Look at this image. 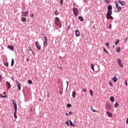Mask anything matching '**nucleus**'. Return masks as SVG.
Returning <instances> with one entry per match:
<instances>
[{
  "label": "nucleus",
  "mask_w": 128,
  "mask_h": 128,
  "mask_svg": "<svg viewBox=\"0 0 128 128\" xmlns=\"http://www.w3.org/2000/svg\"><path fill=\"white\" fill-rule=\"evenodd\" d=\"M112 7L110 5L108 6V11L106 15V18L107 20H114V17L112 16Z\"/></svg>",
  "instance_id": "1"
},
{
  "label": "nucleus",
  "mask_w": 128,
  "mask_h": 128,
  "mask_svg": "<svg viewBox=\"0 0 128 128\" xmlns=\"http://www.w3.org/2000/svg\"><path fill=\"white\" fill-rule=\"evenodd\" d=\"M12 102L14 108V118H18V116H16V112H18V104H16V102H14V100H12Z\"/></svg>",
  "instance_id": "2"
},
{
  "label": "nucleus",
  "mask_w": 128,
  "mask_h": 128,
  "mask_svg": "<svg viewBox=\"0 0 128 128\" xmlns=\"http://www.w3.org/2000/svg\"><path fill=\"white\" fill-rule=\"evenodd\" d=\"M54 24L56 26H62V24H60V20L59 18H55Z\"/></svg>",
  "instance_id": "3"
},
{
  "label": "nucleus",
  "mask_w": 128,
  "mask_h": 128,
  "mask_svg": "<svg viewBox=\"0 0 128 128\" xmlns=\"http://www.w3.org/2000/svg\"><path fill=\"white\" fill-rule=\"evenodd\" d=\"M35 45L37 50H42V46L40 44V42H38V41H36L35 42Z\"/></svg>",
  "instance_id": "4"
},
{
  "label": "nucleus",
  "mask_w": 128,
  "mask_h": 128,
  "mask_svg": "<svg viewBox=\"0 0 128 128\" xmlns=\"http://www.w3.org/2000/svg\"><path fill=\"white\" fill-rule=\"evenodd\" d=\"M72 10L74 16H78V10L77 9V8L74 7L72 9Z\"/></svg>",
  "instance_id": "5"
},
{
  "label": "nucleus",
  "mask_w": 128,
  "mask_h": 128,
  "mask_svg": "<svg viewBox=\"0 0 128 128\" xmlns=\"http://www.w3.org/2000/svg\"><path fill=\"white\" fill-rule=\"evenodd\" d=\"M117 64H118V66H120V68H124L122 64L120 58L117 59Z\"/></svg>",
  "instance_id": "6"
},
{
  "label": "nucleus",
  "mask_w": 128,
  "mask_h": 128,
  "mask_svg": "<svg viewBox=\"0 0 128 128\" xmlns=\"http://www.w3.org/2000/svg\"><path fill=\"white\" fill-rule=\"evenodd\" d=\"M22 14L23 16H28V10L26 12L22 11Z\"/></svg>",
  "instance_id": "7"
},
{
  "label": "nucleus",
  "mask_w": 128,
  "mask_h": 128,
  "mask_svg": "<svg viewBox=\"0 0 128 128\" xmlns=\"http://www.w3.org/2000/svg\"><path fill=\"white\" fill-rule=\"evenodd\" d=\"M44 38L45 40V42H44V46H48V39L46 36H44Z\"/></svg>",
  "instance_id": "8"
},
{
  "label": "nucleus",
  "mask_w": 128,
  "mask_h": 128,
  "mask_svg": "<svg viewBox=\"0 0 128 128\" xmlns=\"http://www.w3.org/2000/svg\"><path fill=\"white\" fill-rule=\"evenodd\" d=\"M16 82L17 84V86L18 88V90H20V86H22V84L18 82V80H16Z\"/></svg>",
  "instance_id": "9"
},
{
  "label": "nucleus",
  "mask_w": 128,
  "mask_h": 128,
  "mask_svg": "<svg viewBox=\"0 0 128 128\" xmlns=\"http://www.w3.org/2000/svg\"><path fill=\"white\" fill-rule=\"evenodd\" d=\"M106 106L108 110H110V108H112V104H106Z\"/></svg>",
  "instance_id": "10"
},
{
  "label": "nucleus",
  "mask_w": 128,
  "mask_h": 128,
  "mask_svg": "<svg viewBox=\"0 0 128 128\" xmlns=\"http://www.w3.org/2000/svg\"><path fill=\"white\" fill-rule=\"evenodd\" d=\"M76 36H80V31L78 30H76Z\"/></svg>",
  "instance_id": "11"
},
{
  "label": "nucleus",
  "mask_w": 128,
  "mask_h": 128,
  "mask_svg": "<svg viewBox=\"0 0 128 128\" xmlns=\"http://www.w3.org/2000/svg\"><path fill=\"white\" fill-rule=\"evenodd\" d=\"M106 113L109 118H112V114L110 112L107 111Z\"/></svg>",
  "instance_id": "12"
},
{
  "label": "nucleus",
  "mask_w": 128,
  "mask_h": 128,
  "mask_svg": "<svg viewBox=\"0 0 128 128\" xmlns=\"http://www.w3.org/2000/svg\"><path fill=\"white\" fill-rule=\"evenodd\" d=\"M76 91H73L72 92V96L73 98H76Z\"/></svg>",
  "instance_id": "13"
},
{
  "label": "nucleus",
  "mask_w": 128,
  "mask_h": 128,
  "mask_svg": "<svg viewBox=\"0 0 128 128\" xmlns=\"http://www.w3.org/2000/svg\"><path fill=\"white\" fill-rule=\"evenodd\" d=\"M6 86L8 87V90H10V88L11 86H10V83L9 82H6Z\"/></svg>",
  "instance_id": "14"
},
{
  "label": "nucleus",
  "mask_w": 128,
  "mask_h": 128,
  "mask_svg": "<svg viewBox=\"0 0 128 128\" xmlns=\"http://www.w3.org/2000/svg\"><path fill=\"white\" fill-rule=\"evenodd\" d=\"M112 80L114 82H118V78H116V76H114Z\"/></svg>",
  "instance_id": "15"
},
{
  "label": "nucleus",
  "mask_w": 128,
  "mask_h": 128,
  "mask_svg": "<svg viewBox=\"0 0 128 128\" xmlns=\"http://www.w3.org/2000/svg\"><path fill=\"white\" fill-rule=\"evenodd\" d=\"M8 48L10 50H12V52H14V47L12 46H8Z\"/></svg>",
  "instance_id": "16"
},
{
  "label": "nucleus",
  "mask_w": 128,
  "mask_h": 128,
  "mask_svg": "<svg viewBox=\"0 0 128 128\" xmlns=\"http://www.w3.org/2000/svg\"><path fill=\"white\" fill-rule=\"evenodd\" d=\"M118 2L120 3L121 6H126V2L120 1V0H118Z\"/></svg>",
  "instance_id": "17"
},
{
  "label": "nucleus",
  "mask_w": 128,
  "mask_h": 128,
  "mask_svg": "<svg viewBox=\"0 0 128 128\" xmlns=\"http://www.w3.org/2000/svg\"><path fill=\"white\" fill-rule=\"evenodd\" d=\"M21 20H22V22H26V18L24 17H22L21 18Z\"/></svg>",
  "instance_id": "18"
},
{
  "label": "nucleus",
  "mask_w": 128,
  "mask_h": 128,
  "mask_svg": "<svg viewBox=\"0 0 128 128\" xmlns=\"http://www.w3.org/2000/svg\"><path fill=\"white\" fill-rule=\"evenodd\" d=\"M116 8H118V10H122V8L120 6H118V4H116Z\"/></svg>",
  "instance_id": "19"
},
{
  "label": "nucleus",
  "mask_w": 128,
  "mask_h": 128,
  "mask_svg": "<svg viewBox=\"0 0 128 128\" xmlns=\"http://www.w3.org/2000/svg\"><path fill=\"white\" fill-rule=\"evenodd\" d=\"M91 68L92 70H94V64L92 63L90 64Z\"/></svg>",
  "instance_id": "20"
},
{
  "label": "nucleus",
  "mask_w": 128,
  "mask_h": 128,
  "mask_svg": "<svg viewBox=\"0 0 128 128\" xmlns=\"http://www.w3.org/2000/svg\"><path fill=\"white\" fill-rule=\"evenodd\" d=\"M120 52V47H118L116 48V52H117V54H118Z\"/></svg>",
  "instance_id": "21"
},
{
  "label": "nucleus",
  "mask_w": 128,
  "mask_h": 128,
  "mask_svg": "<svg viewBox=\"0 0 128 128\" xmlns=\"http://www.w3.org/2000/svg\"><path fill=\"white\" fill-rule=\"evenodd\" d=\"M110 100L112 102H114V96L110 97Z\"/></svg>",
  "instance_id": "22"
},
{
  "label": "nucleus",
  "mask_w": 128,
  "mask_h": 128,
  "mask_svg": "<svg viewBox=\"0 0 128 128\" xmlns=\"http://www.w3.org/2000/svg\"><path fill=\"white\" fill-rule=\"evenodd\" d=\"M70 124L71 126H76V124H74L72 121H70Z\"/></svg>",
  "instance_id": "23"
},
{
  "label": "nucleus",
  "mask_w": 128,
  "mask_h": 128,
  "mask_svg": "<svg viewBox=\"0 0 128 128\" xmlns=\"http://www.w3.org/2000/svg\"><path fill=\"white\" fill-rule=\"evenodd\" d=\"M118 106H120V104H118V102H116L114 104V108H118Z\"/></svg>",
  "instance_id": "24"
},
{
  "label": "nucleus",
  "mask_w": 128,
  "mask_h": 128,
  "mask_svg": "<svg viewBox=\"0 0 128 128\" xmlns=\"http://www.w3.org/2000/svg\"><path fill=\"white\" fill-rule=\"evenodd\" d=\"M78 20H80V22H84V18L80 16H78Z\"/></svg>",
  "instance_id": "25"
},
{
  "label": "nucleus",
  "mask_w": 128,
  "mask_h": 128,
  "mask_svg": "<svg viewBox=\"0 0 128 128\" xmlns=\"http://www.w3.org/2000/svg\"><path fill=\"white\" fill-rule=\"evenodd\" d=\"M120 42V40H116V42H115V46H117L118 44Z\"/></svg>",
  "instance_id": "26"
},
{
  "label": "nucleus",
  "mask_w": 128,
  "mask_h": 128,
  "mask_svg": "<svg viewBox=\"0 0 128 128\" xmlns=\"http://www.w3.org/2000/svg\"><path fill=\"white\" fill-rule=\"evenodd\" d=\"M90 94L92 96H94V92H92V90H90Z\"/></svg>",
  "instance_id": "27"
},
{
  "label": "nucleus",
  "mask_w": 128,
  "mask_h": 128,
  "mask_svg": "<svg viewBox=\"0 0 128 128\" xmlns=\"http://www.w3.org/2000/svg\"><path fill=\"white\" fill-rule=\"evenodd\" d=\"M14 64V59H12V62H11V66H13Z\"/></svg>",
  "instance_id": "28"
},
{
  "label": "nucleus",
  "mask_w": 128,
  "mask_h": 128,
  "mask_svg": "<svg viewBox=\"0 0 128 128\" xmlns=\"http://www.w3.org/2000/svg\"><path fill=\"white\" fill-rule=\"evenodd\" d=\"M28 82L29 84H32V80H28Z\"/></svg>",
  "instance_id": "29"
},
{
  "label": "nucleus",
  "mask_w": 128,
  "mask_h": 128,
  "mask_svg": "<svg viewBox=\"0 0 128 128\" xmlns=\"http://www.w3.org/2000/svg\"><path fill=\"white\" fill-rule=\"evenodd\" d=\"M104 49V52H106V54H108V52L106 50L105 48H103Z\"/></svg>",
  "instance_id": "30"
},
{
  "label": "nucleus",
  "mask_w": 128,
  "mask_h": 128,
  "mask_svg": "<svg viewBox=\"0 0 128 128\" xmlns=\"http://www.w3.org/2000/svg\"><path fill=\"white\" fill-rule=\"evenodd\" d=\"M4 65L6 66H7V68L8 67V62L4 63Z\"/></svg>",
  "instance_id": "31"
},
{
  "label": "nucleus",
  "mask_w": 128,
  "mask_h": 128,
  "mask_svg": "<svg viewBox=\"0 0 128 128\" xmlns=\"http://www.w3.org/2000/svg\"><path fill=\"white\" fill-rule=\"evenodd\" d=\"M67 106H68V108H71L72 104H67Z\"/></svg>",
  "instance_id": "32"
},
{
  "label": "nucleus",
  "mask_w": 128,
  "mask_h": 128,
  "mask_svg": "<svg viewBox=\"0 0 128 128\" xmlns=\"http://www.w3.org/2000/svg\"><path fill=\"white\" fill-rule=\"evenodd\" d=\"M54 14H56V16H58V11H56L54 12Z\"/></svg>",
  "instance_id": "33"
},
{
  "label": "nucleus",
  "mask_w": 128,
  "mask_h": 128,
  "mask_svg": "<svg viewBox=\"0 0 128 128\" xmlns=\"http://www.w3.org/2000/svg\"><path fill=\"white\" fill-rule=\"evenodd\" d=\"M106 46H110V43H108V42H106Z\"/></svg>",
  "instance_id": "34"
},
{
  "label": "nucleus",
  "mask_w": 128,
  "mask_h": 128,
  "mask_svg": "<svg viewBox=\"0 0 128 128\" xmlns=\"http://www.w3.org/2000/svg\"><path fill=\"white\" fill-rule=\"evenodd\" d=\"M106 4H110V0H105Z\"/></svg>",
  "instance_id": "35"
},
{
  "label": "nucleus",
  "mask_w": 128,
  "mask_h": 128,
  "mask_svg": "<svg viewBox=\"0 0 128 128\" xmlns=\"http://www.w3.org/2000/svg\"><path fill=\"white\" fill-rule=\"evenodd\" d=\"M28 48H29V50H30L32 52V54H34V52L32 50V48H30V46H29Z\"/></svg>",
  "instance_id": "36"
},
{
  "label": "nucleus",
  "mask_w": 128,
  "mask_h": 128,
  "mask_svg": "<svg viewBox=\"0 0 128 128\" xmlns=\"http://www.w3.org/2000/svg\"><path fill=\"white\" fill-rule=\"evenodd\" d=\"M69 114H70V116H72V114H73L72 112V111L70 112H69Z\"/></svg>",
  "instance_id": "37"
},
{
  "label": "nucleus",
  "mask_w": 128,
  "mask_h": 128,
  "mask_svg": "<svg viewBox=\"0 0 128 128\" xmlns=\"http://www.w3.org/2000/svg\"><path fill=\"white\" fill-rule=\"evenodd\" d=\"M125 84L126 86H128V80H125Z\"/></svg>",
  "instance_id": "38"
},
{
  "label": "nucleus",
  "mask_w": 128,
  "mask_h": 128,
  "mask_svg": "<svg viewBox=\"0 0 128 128\" xmlns=\"http://www.w3.org/2000/svg\"><path fill=\"white\" fill-rule=\"evenodd\" d=\"M109 84L110 86H112V82H109Z\"/></svg>",
  "instance_id": "39"
},
{
  "label": "nucleus",
  "mask_w": 128,
  "mask_h": 128,
  "mask_svg": "<svg viewBox=\"0 0 128 128\" xmlns=\"http://www.w3.org/2000/svg\"><path fill=\"white\" fill-rule=\"evenodd\" d=\"M66 124H67V126H70V124L68 123V122H66Z\"/></svg>",
  "instance_id": "40"
},
{
  "label": "nucleus",
  "mask_w": 128,
  "mask_h": 128,
  "mask_svg": "<svg viewBox=\"0 0 128 128\" xmlns=\"http://www.w3.org/2000/svg\"><path fill=\"white\" fill-rule=\"evenodd\" d=\"M30 16H31L32 18L33 16H34V14H30Z\"/></svg>",
  "instance_id": "41"
},
{
  "label": "nucleus",
  "mask_w": 128,
  "mask_h": 128,
  "mask_svg": "<svg viewBox=\"0 0 128 128\" xmlns=\"http://www.w3.org/2000/svg\"><path fill=\"white\" fill-rule=\"evenodd\" d=\"M124 42H128V38H126L124 40Z\"/></svg>",
  "instance_id": "42"
},
{
  "label": "nucleus",
  "mask_w": 128,
  "mask_h": 128,
  "mask_svg": "<svg viewBox=\"0 0 128 128\" xmlns=\"http://www.w3.org/2000/svg\"><path fill=\"white\" fill-rule=\"evenodd\" d=\"M8 98V96H4L2 97L3 98Z\"/></svg>",
  "instance_id": "43"
},
{
  "label": "nucleus",
  "mask_w": 128,
  "mask_h": 128,
  "mask_svg": "<svg viewBox=\"0 0 128 128\" xmlns=\"http://www.w3.org/2000/svg\"><path fill=\"white\" fill-rule=\"evenodd\" d=\"M109 28L110 30L112 29V24H110Z\"/></svg>",
  "instance_id": "44"
},
{
  "label": "nucleus",
  "mask_w": 128,
  "mask_h": 128,
  "mask_svg": "<svg viewBox=\"0 0 128 128\" xmlns=\"http://www.w3.org/2000/svg\"><path fill=\"white\" fill-rule=\"evenodd\" d=\"M92 110L94 112H96V110H94V109H92Z\"/></svg>",
  "instance_id": "45"
},
{
  "label": "nucleus",
  "mask_w": 128,
  "mask_h": 128,
  "mask_svg": "<svg viewBox=\"0 0 128 128\" xmlns=\"http://www.w3.org/2000/svg\"><path fill=\"white\" fill-rule=\"evenodd\" d=\"M2 75H0V82L2 80Z\"/></svg>",
  "instance_id": "46"
},
{
  "label": "nucleus",
  "mask_w": 128,
  "mask_h": 128,
  "mask_svg": "<svg viewBox=\"0 0 128 128\" xmlns=\"http://www.w3.org/2000/svg\"><path fill=\"white\" fill-rule=\"evenodd\" d=\"M4 97V96L2 95V94H0V98H2Z\"/></svg>",
  "instance_id": "47"
},
{
  "label": "nucleus",
  "mask_w": 128,
  "mask_h": 128,
  "mask_svg": "<svg viewBox=\"0 0 128 128\" xmlns=\"http://www.w3.org/2000/svg\"><path fill=\"white\" fill-rule=\"evenodd\" d=\"M83 92H86V89H83Z\"/></svg>",
  "instance_id": "48"
},
{
  "label": "nucleus",
  "mask_w": 128,
  "mask_h": 128,
  "mask_svg": "<svg viewBox=\"0 0 128 128\" xmlns=\"http://www.w3.org/2000/svg\"><path fill=\"white\" fill-rule=\"evenodd\" d=\"M60 4H62V0H60Z\"/></svg>",
  "instance_id": "49"
},
{
  "label": "nucleus",
  "mask_w": 128,
  "mask_h": 128,
  "mask_svg": "<svg viewBox=\"0 0 128 128\" xmlns=\"http://www.w3.org/2000/svg\"><path fill=\"white\" fill-rule=\"evenodd\" d=\"M66 84H67V86H68V82H66Z\"/></svg>",
  "instance_id": "50"
},
{
  "label": "nucleus",
  "mask_w": 128,
  "mask_h": 128,
  "mask_svg": "<svg viewBox=\"0 0 128 128\" xmlns=\"http://www.w3.org/2000/svg\"><path fill=\"white\" fill-rule=\"evenodd\" d=\"M126 124H128V118H127V120H126Z\"/></svg>",
  "instance_id": "51"
},
{
  "label": "nucleus",
  "mask_w": 128,
  "mask_h": 128,
  "mask_svg": "<svg viewBox=\"0 0 128 128\" xmlns=\"http://www.w3.org/2000/svg\"><path fill=\"white\" fill-rule=\"evenodd\" d=\"M48 98H50V94H48L47 95Z\"/></svg>",
  "instance_id": "52"
},
{
  "label": "nucleus",
  "mask_w": 128,
  "mask_h": 128,
  "mask_svg": "<svg viewBox=\"0 0 128 128\" xmlns=\"http://www.w3.org/2000/svg\"><path fill=\"white\" fill-rule=\"evenodd\" d=\"M66 116H68V114L66 113Z\"/></svg>",
  "instance_id": "53"
},
{
  "label": "nucleus",
  "mask_w": 128,
  "mask_h": 128,
  "mask_svg": "<svg viewBox=\"0 0 128 128\" xmlns=\"http://www.w3.org/2000/svg\"><path fill=\"white\" fill-rule=\"evenodd\" d=\"M26 60H27V62H29L30 60H28V58H26Z\"/></svg>",
  "instance_id": "54"
},
{
  "label": "nucleus",
  "mask_w": 128,
  "mask_h": 128,
  "mask_svg": "<svg viewBox=\"0 0 128 128\" xmlns=\"http://www.w3.org/2000/svg\"><path fill=\"white\" fill-rule=\"evenodd\" d=\"M4 94H6V92H4Z\"/></svg>",
  "instance_id": "55"
},
{
  "label": "nucleus",
  "mask_w": 128,
  "mask_h": 128,
  "mask_svg": "<svg viewBox=\"0 0 128 128\" xmlns=\"http://www.w3.org/2000/svg\"><path fill=\"white\" fill-rule=\"evenodd\" d=\"M60 70H62V67H60Z\"/></svg>",
  "instance_id": "56"
},
{
  "label": "nucleus",
  "mask_w": 128,
  "mask_h": 128,
  "mask_svg": "<svg viewBox=\"0 0 128 128\" xmlns=\"http://www.w3.org/2000/svg\"><path fill=\"white\" fill-rule=\"evenodd\" d=\"M84 2H86V0H84Z\"/></svg>",
  "instance_id": "57"
},
{
  "label": "nucleus",
  "mask_w": 128,
  "mask_h": 128,
  "mask_svg": "<svg viewBox=\"0 0 128 128\" xmlns=\"http://www.w3.org/2000/svg\"><path fill=\"white\" fill-rule=\"evenodd\" d=\"M115 46H113V48H114Z\"/></svg>",
  "instance_id": "58"
},
{
  "label": "nucleus",
  "mask_w": 128,
  "mask_h": 128,
  "mask_svg": "<svg viewBox=\"0 0 128 128\" xmlns=\"http://www.w3.org/2000/svg\"><path fill=\"white\" fill-rule=\"evenodd\" d=\"M93 28H94V26H93Z\"/></svg>",
  "instance_id": "59"
},
{
  "label": "nucleus",
  "mask_w": 128,
  "mask_h": 128,
  "mask_svg": "<svg viewBox=\"0 0 128 128\" xmlns=\"http://www.w3.org/2000/svg\"><path fill=\"white\" fill-rule=\"evenodd\" d=\"M58 68H60V67H58Z\"/></svg>",
  "instance_id": "60"
},
{
  "label": "nucleus",
  "mask_w": 128,
  "mask_h": 128,
  "mask_svg": "<svg viewBox=\"0 0 128 128\" xmlns=\"http://www.w3.org/2000/svg\"><path fill=\"white\" fill-rule=\"evenodd\" d=\"M18 128H20V127H18Z\"/></svg>",
  "instance_id": "61"
}]
</instances>
